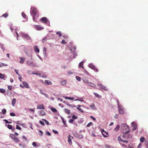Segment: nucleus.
I'll return each mask as SVG.
<instances>
[{
	"mask_svg": "<svg viewBox=\"0 0 148 148\" xmlns=\"http://www.w3.org/2000/svg\"><path fill=\"white\" fill-rule=\"evenodd\" d=\"M38 11L37 9L34 7H32L31 8L30 14L32 16H33V19L34 21L36 22L37 20L35 18V16L37 14Z\"/></svg>",
	"mask_w": 148,
	"mask_h": 148,
	"instance_id": "obj_1",
	"label": "nucleus"
},
{
	"mask_svg": "<svg viewBox=\"0 0 148 148\" xmlns=\"http://www.w3.org/2000/svg\"><path fill=\"white\" fill-rule=\"evenodd\" d=\"M127 128L128 129V131L125 132L123 131V137L124 138L129 139L132 138V135L130 134H129V133L130 131V129L127 127Z\"/></svg>",
	"mask_w": 148,
	"mask_h": 148,
	"instance_id": "obj_2",
	"label": "nucleus"
},
{
	"mask_svg": "<svg viewBox=\"0 0 148 148\" xmlns=\"http://www.w3.org/2000/svg\"><path fill=\"white\" fill-rule=\"evenodd\" d=\"M24 51L26 54L28 56H30L32 55V49L29 47H26L24 48Z\"/></svg>",
	"mask_w": 148,
	"mask_h": 148,
	"instance_id": "obj_3",
	"label": "nucleus"
},
{
	"mask_svg": "<svg viewBox=\"0 0 148 148\" xmlns=\"http://www.w3.org/2000/svg\"><path fill=\"white\" fill-rule=\"evenodd\" d=\"M127 127L129 128H130L129 126L125 123H123L121 125V128L122 130L126 132L128 131V129L127 128Z\"/></svg>",
	"mask_w": 148,
	"mask_h": 148,
	"instance_id": "obj_4",
	"label": "nucleus"
},
{
	"mask_svg": "<svg viewBox=\"0 0 148 148\" xmlns=\"http://www.w3.org/2000/svg\"><path fill=\"white\" fill-rule=\"evenodd\" d=\"M10 137L15 141L16 142H18L19 141L18 139L17 138L14 134H10Z\"/></svg>",
	"mask_w": 148,
	"mask_h": 148,
	"instance_id": "obj_5",
	"label": "nucleus"
},
{
	"mask_svg": "<svg viewBox=\"0 0 148 148\" xmlns=\"http://www.w3.org/2000/svg\"><path fill=\"white\" fill-rule=\"evenodd\" d=\"M97 85L100 88L99 89L100 90H101V89H103L105 91H107L108 90V89L106 87L102 85L101 84H97Z\"/></svg>",
	"mask_w": 148,
	"mask_h": 148,
	"instance_id": "obj_6",
	"label": "nucleus"
},
{
	"mask_svg": "<svg viewBox=\"0 0 148 148\" xmlns=\"http://www.w3.org/2000/svg\"><path fill=\"white\" fill-rule=\"evenodd\" d=\"M21 36L23 38H25L26 40H31L30 37L27 34L22 33Z\"/></svg>",
	"mask_w": 148,
	"mask_h": 148,
	"instance_id": "obj_7",
	"label": "nucleus"
},
{
	"mask_svg": "<svg viewBox=\"0 0 148 148\" xmlns=\"http://www.w3.org/2000/svg\"><path fill=\"white\" fill-rule=\"evenodd\" d=\"M101 132L102 133V135L104 137H106L108 136V133L104 130V129H101Z\"/></svg>",
	"mask_w": 148,
	"mask_h": 148,
	"instance_id": "obj_8",
	"label": "nucleus"
},
{
	"mask_svg": "<svg viewBox=\"0 0 148 148\" xmlns=\"http://www.w3.org/2000/svg\"><path fill=\"white\" fill-rule=\"evenodd\" d=\"M131 125L133 128L132 130L134 131L136 130L137 127V125L136 123L134 122H133L131 123Z\"/></svg>",
	"mask_w": 148,
	"mask_h": 148,
	"instance_id": "obj_9",
	"label": "nucleus"
},
{
	"mask_svg": "<svg viewBox=\"0 0 148 148\" xmlns=\"http://www.w3.org/2000/svg\"><path fill=\"white\" fill-rule=\"evenodd\" d=\"M119 111L120 114H124V110L121 107L119 106L118 107Z\"/></svg>",
	"mask_w": 148,
	"mask_h": 148,
	"instance_id": "obj_10",
	"label": "nucleus"
},
{
	"mask_svg": "<svg viewBox=\"0 0 148 148\" xmlns=\"http://www.w3.org/2000/svg\"><path fill=\"white\" fill-rule=\"evenodd\" d=\"M40 21L43 23L46 24L47 23L48 20L46 17H44L42 18L41 19Z\"/></svg>",
	"mask_w": 148,
	"mask_h": 148,
	"instance_id": "obj_11",
	"label": "nucleus"
},
{
	"mask_svg": "<svg viewBox=\"0 0 148 148\" xmlns=\"http://www.w3.org/2000/svg\"><path fill=\"white\" fill-rule=\"evenodd\" d=\"M34 51L36 52V53H39L40 50L39 49H38V46H35L34 47Z\"/></svg>",
	"mask_w": 148,
	"mask_h": 148,
	"instance_id": "obj_12",
	"label": "nucleus"
},
{
	"mask_svg": "<svg viewBox=\"0 0 148 148\" xmlns=\"http://www.w3.org/2000/svg\"><path fill=\"white\" fill-rule=\"evenodd\" d=\"M37 108L44 110L45 109V107L43 104H39L38 105Z\"/></svg>",
	"mask_w": 148,
	"mask_h": 148,
	"instance_id": "obj_13",
	"label": "nucleus"
},
{
	"mask_svg": "<svg viewBox=\"0 0 148 148\" xmlns=\"http://www.w3.org/2000/svg\"><path fill=\"white\" fill-rule=\"evenodd\" d=\"M19 58L20 59V63L21 64H23L25 60V58L24 57H20Z\"/></svg>",
	"mask_w": 148,
	"mask_h": 148,
	"instance_id": "obj_14",
	"label": "nucleus"
},
{
	"mask_svg": "<svg viewBox=\"0 0 148 148\" xmlns=\"http://www.w3.org/2000/svg\"><path fill=\"white\" fill-rule=\"evenodd\" d=\"M35 27L37 30H41L43 29V28L41 27L40 25H36L35 26Z\"/></svg>",
	"mask_w": 148,
	"mask_h": 148,
	"instance_id": "obj_15",
	"label": "nucleus"
},
{
	"mask_svg": "<svg viewBox=\"0 0 148 148\" xmlns=\"http://www.w3.org/2000/svg\"><path fill=\"white\" fill-rule=\"evenodd\" d=\"M23 83L24 87L25 88H29V85L27 82H23Z\"/></svg>",
	"mask_w": 148,
	"mask_h": 148,
	"instance_id": "obj_16",
	"label": "nucleus"
},
{
	"mask_svg": "<svg viewBox=\"0 0 148 148\" xmlns=\"http://www.w3.org/2000/svg\"><path fill=\"white\" fill-rule=\"evenodd\" d=\"M88 86H92L94 87H96V85L94 83L92 82H88Z\"/></svg>",
	"mask_w": 148,
	"mask_h": 148,
	"instance_id": "obj_17",
	"label": "nucleus"
},
{
	"mask_svg": "<svg viewBox=\"0 0 148 148\" xmlns=\"http://www.w3.org/2000/svg\"><path fill=\"white\" fill-rule=\"evenodd\" d=\"M68 143L70 145H71L72 142L71 140L70 135H69V136H68Z\"/></svg>",
	"mask_w": 148,
	"mask_h": 148,
	"instance_id": "obj_18",
	"label": "nucleus"
},
{
	"mask_svg": "<svg viewBox=\"0 0 148 148\" xmlns=\"http://www.w3.org/2000/svg\"><path fill=\"white\" fill-rule=\"evenodd\" d=\"M64 112L68 114H69L70 113V111L69 110L65 108L64 109Z\"/></svg>",
	"mask_w": 148,
	"mask_h": 148,
	"instance_id": "obj_19",
	"label": "nucleus"
},
{
	"mask_svg": "<svg viewBox=\"0 0 148 148\" xmlns=\"http://www.w3.org/2000/svg\"><path fill=\"white\" fill-rule=\"evenodd\" d=\"M90 106L91 107L93 110H95L96 109L94 103H92L91 105H90Z\"/></svg>",
	"mask_w": 148,
	"mask_h": 148,
	"instance_id": "obj_20",
	"label": "nucleus"
},
{
	"mask_svg": "<svg viewBox=\"0 0 148 148\" xmlns=\"http://www.w3.org/2000/svg\"><path fill=\"white\" fill-rule=\"evenodd\" d=\"M89 67L92 69H94L95 67V66L92 63H90L89 64Z\"/></svg>",
	"mask_w": 148,
	"mask_h": 148,
	"instance_id": "obj_21",
	"label": "nucleus"
},
{
	"mask_svg": "<svg viewBox=\"0 0 148 148\" xmlns=\"http://www.w3.org/2000/svg\"><path fill=\"white\" fill-rule=\"evenodd\" d=\"M45 82L46 84L48 85L52 84V82L49 80H45Z\"/></svg>",
	"mask_w": 148,
	"mask_h": 148,
	"instance_id": "obj_22",
	"label": "nucleus"
},
{
	"mask_svg": "<svg viewBox=\"0 0 148 148\" xmlns=\"http://www.w3.org/2000/svg\"><path fill=\"white\" fill-rule=\"evenodd\" d=\"M81 107V106L80 105H78L77 106V109L79 110V111L82 113H83L84 112V111L82 109H81L80 107Z\"/></svg>",
	"mask_w": 148,
	"mask_h": 148,
	"instance_id": "obj_23",
	"label": "nucleus"
},
{
	"mask_svg": "<svg viewBox=\"0 0 148 148\" xmlns=\"http://www.w3.org/2000/svg\"><path fill=\"white\" fill-rule=\"evenodd\" d=\"M16 99L15 98H14L12 99V106H14L16 102Z\"/></svg>",
	"mask_w": 148,
	"mask_h": 148,
	"instance_id": "obj_24",
	"label": "nucleus"
},
{
	"mask_svg": "<svg viewBox=\"0 0 148 148\" xmlns=\"http://www.w3.org/2000/svg\"><path fill=\"white\" fill-rule=\"evenodd\" d=\"M66 83V81L65 80H62L61 82V84L62 85H65Z\"/></svg>",
	"mask_w": 148,
	"mask_h": 148,
	"instance_id": "obj_25",
	"label": "nucleus"
},
{
	"mask_svg": "<svg viewBox=\"0 0 148 148\" xmlns=\"http://www.w3.org/2000/svg\"><path fill=\"white\" fill-rule=\"evenodd\" d=\"M40 115L42 116H44L45 114V112L43 110H41L40 112Z\"/></svg>",
	"mask_w": 148,
	"mask_h": 148,
	"instance_id": "obj_26",
	"label": "nucleus"
},
{
	"mask_svg": "<svg viewBox=\"0 0 148 148\" xmlns=\"http://www.w3.org/2000/svg\"><path fill=\"white\" fill-rule=\"evenodd\" d=\"M119 128L120 125H117L116 127H115V128L114 129V131L117 132V131L119 130Z\"/></svg>",
	"mask_w": 148,
	"mask_h": 148,
	"instance_id": "obj_27",
	"label": "nucleus"
},
{
	"mask_svg": "<svg viewBox=\"0 0 148 148\" xmlns=\"http://www.w3.org/2000/svg\"><path fill=\"white\" fill-rule=\"evenodd\" d=\"M22 15L23 17L25 18H27V16L23 12L22 13Z\"/></svg>",
	"mask_w": 148,
	"mask_h": 148,
	"instance_id": "obj_28",
	"label": "nucleus"
},
{
	"mask_svg": "<svg viewBox=\"0 0 148 148\" xmlns=\"http://www.w3.org/2000/svg\"><path fill=\"white\" fill-rule=\"evenodd\" d=\"M145 138L144 137H142L140 139V142L141 143H143L145 140Z\"/></svg>",
	"mask_w": 148,
	"mask_h": 148,
	"instance_id": "obj_29",
	"label": "nucleus"
},
{
	"mask_svg": "<svg viewBox=\"0 0 148 148\" xmlns=\"http://www.w3.org/2000/svg\"><path fill=\"white\" fill-rule=\"evenodd\" d=\"M51 111L54 112H57V110L54 108H51Z\"/></svg>",
	"mask_w": 148,
	"mask_h": 148,
	"instance_id": "obj_30",
	"label": "nucleus"
},
{
	"mask_svg": "<svg viewBox=\"0 0 148 148\" xmlns=\"http://www.w3.org/2000/svg\"><path fill=\"white\" fill-rule=\"evenodd\" d=\"M79 66L80 67H82L83 69L84 68L83 66V63L82 62H80V63H79Z\"/></svg>",
	"mask_w": 148,
	"mask_h": 148,
	"instance_id": "obj_31",
	"label": "nucleus"
},
{
	"mask_svg": "<svg viewBox=\"0 0 148 148\" xmlns=\"http://www.w3.org/2000/svg\"><path fill=\"white\" fill-rule=\"evenodd\" d=\"M77 137L78 138L80 139L82 138L83 137V136L82 134H79L78 135Z\"/></svg>",
	"mask_w": 148,
	"mask_h": 148,
	"instance_id": "obj_32",
	"label": "nucleus"
},
{
	"mask_svg": "<svg viewBox=\"0 0 148 148\" xmlns=\"http://www.w3.org/2000/svg\"><path fill=\"white\" fill-rule=\"evenodd\" d=\"M42 120L44 121L47 125H49V122L45 119H42Z\"/></svg>",
	"mask_w": 148,
	"mask_h": 148,
	"instance_id": "obj_33",
	"label": "nucleus"
},
{
	"mask_svg": "<svg viewBox=\"0 0 148 148\" xmlns=\"http://www.w3.org/2000/svg\"><path fill=\"white\" fill-rule=\"evenodd\" d=\"M5 90L3 88L0 89V92L1 93H4L5 92Z\"/></svg>",
	"mask_w": 148,
	"mask_h": 148,
	"instance_id": "obj_34",
	"label": "nucleus"
},
{
	"mask_svg": "<svg viewBox=\"0 0 148 148\" xmlns=\"http://www.w3.org/2000/svg\"><path fill=\"white\" fill-rule=\"evenodd\" d=\"M64 97L65 99H70L72 100H73V98L72 97Z\"/></svg>",
	"mask_w": 148,
	"mask_h": 148,
	"instance_id": "obj_35",
	"label": "nucleus"
},
{
	"mask_svg": "<svg viewBox=\"0 0 148 148\" xmlns=\"http://www.w3.org/2000/svg\"><path fill=\"white\" fill-rule=\"evenodd\" d=\"M76 79L79 81H80L81 79V78L78 76H76Z\"/></svg>",
	"mask_w": 148,
	"mask_h": 148,
	"instance_id": "obj_36",
	"label": "nucleus"
},
{
	"mask_svg": "<svg viewBox=\"0 0 148 148\" xmlns=\"http://www.w3.org/2000/svg\"><path fill=\"white\" fill-rule=\"evenodd\" d=\"M56 34L59 35V37H60L62 36V33L60 32H58L56 33Z\"/></svg>",
	"mask_w": 148,
	"mask_h": 148,
	"instance_id": "obj_37",
	"label": "nucleus"
},
{
	"mask_svg": "<svg viewBox=\"0 0 148 148\" xmlns=\"http://www.w3.org/2000/svg\"><path fill=\"white\" fill-rule=\"evenodd\" d=\"M8 14L7 13H6L5 14L2 15V16H3L5 18H6L8 16Z\"/></svg>",
	"mask_w": 148,
	"mask_h": 148,
	"instance_id": "obj_38",
	"label": "nucleus"
},
{
	"mask_svg": "<svg viewBox=\"0 0 148 148\" xmlns=\"http://www.w3.org/2000/svg\"><path fill=\"white\" fill-rule=\"evenodd\" d=\"M83 81L85 83H88V80L86 78H84L83 79Z\"/></svg>",
	"mask_w": 148,
	"mask_h": 148,
	"instance_id": "obj_39",
	"label": "nucleus"
},
{
	"mask_svg": "<svg viewBox=\"0 0 148 148\" xmlns=\"http://www.w3.org/2000/svg\"><path fill=\"white\" fill-rule=\"evenodd\" d=\"M19 145L20 147L21 148H24L25 146V145L22 144H19Z\"/></svg>",
	"mask_w": 148,
	"mask_h": 148,
	"instance_id": "obj_40",
	"label": "nucleus"
},
{
	"mask_svg": "<svg viewBox=\"0 0 148 148\" xmlns=\"http://www.w3.org/2000/svg\"><path fill=\"white\" fill-rule=\"evenodd\" d=\"M92 124L93 123L92 122H90L88 124H87V127H89L91 125H92Z\"/></svg>",
	"mask_w": 148,
	"mask_h": 148,
	"instance_id": "obj_41",
	"label": "nucleus"
},
{
	"mask_svg": "<svg viewBox=\"0 0 148 148\" xmlns=\"http://www.w3.org/2000/svg\"><path fill=\"white\" fill-rule=\"evenodd\" d=\"M8 127L9 129H12V125H8Z\"/></svg>",
	"mask_w": 148,
	"mask_h": 148,
	"instance_id": "obj_42",
	"label": "nucleus"
},
{
	"mask_svg": "<svg viewBox=\"0 0 148 148\" xmlns=\"http://www.w3.org/2000/svg\"><path fill=\"white\" fill-rule=\"evenodd\" d=\"M2 111L3 114H5L6 112V110L5 109H2Z\"/></svg>",
	"mask_w": 148,
	"mask_h": 148,
	"instance_id": "obj_43",
	"label": "nucleus"
},
{
	"mask_svg": "<svg viewBox=\"0 0 148 148\" xmlns=\"http://www.w3.org/2000/svg\"><path fill=\"white\" fill-rule=\"evenodd\" d=\"M118 140L119 141H122L123 139L121 138V137L119 136L118 138Z\"/></svg>",
	"mask_w": 148,
	"mask_h": 148,
	"instance_id": "obj_44",
	"label": "nucleus"
},
{
	"mask_svg": "<svg viewBox=\"0 0 148 148\" xmlns=\"http://www.w3.org/2000/svg\"><path fill=\"white\" fill-rule=\"evenodd\" d=\"M16 128L17 129L19 130H21V128L19 126L17 125H16Z\"/></svg>",
	"mask_w": 148,
	"mask_h": 148,
	"instance_id": "obj_45",
	"label": "nucleus"
},
{
	"mask_svg": "<svg viewBox=\"0 0 148 148\" xmlns=\"http://www.w3.org/2000/svg\"><path fill=\"white\" fill-rule=\"evenodd\" d=\"M94 94L96 97H100V96L99 94H98L97 93H94Z\"/></svg>",
	"mask_w": 148,
	"mask_h": 148,
	"instance_id": "obj_46",
	"label": "nucleus"
},
{
	"mask_svg": "<svg viewBox=\"0 0 148 148\" xmlns=\"http://www.w3.org/2000/svg\"><path fill=\"white\" fill-rule=\"evenodd\" d=\"M77 117L75 115H73L72 116V119H73V120L74 119H77Z\"/></svg>",
	"mask_w": 148,
	"mask_h": 148,
	"instance_id": "obj_47",
	"label": "nucleus"
},
{
	"mask_svg": "<svg viewBox=\"0 0 148 148\" xmlns=\"http://www.w3.org/2000/svg\"><path fill=\"white\" fill-rule=\"evenodd\" d=\"M3 121H5L6 123H12L11 122L8 121L6 119H4L3 120Z\"/></svg>",
	"mask_w": 148,
	"mask_h": 148,
	"instance_id": "obj_48",
	"label": "nucleus"
},
{
	"mask_svg": "<svg viewBox=\"0 0 148 148\" xmlns=\"http://www.w3.org/2000/svg\"><path fill=\"white\" fill-rule=\"evenodd\" d=\"M27 64L29 66H32V63L31 62H27Z\"/></svg>",
	"mask_w": 148,
	"mask_h": 148,
	"instance_id": "obj_49",
	"label": "nucleus"
},
{
	"mask_svg": "<svg viewBox=\"0 0 148 148\" xmlns=\"http://www.w3.org/2000/svg\"><path fill=\"white\" fill-rule=\"evenodd\" d=\"M4 77V76L1 73H0V78H3Z\"/></svg>",
	"mask_w": 148,
	"mask_h": 148,
	"instance_id": "obj_50",
	"label": "nucleus"
},
{
	"mask_svg": "<svg viewBox=\"0 0 148 148\" xmlns=\"http://www.w3.org/2000/svg\"><path fill=\"white\" fill-rule=\"evenodd\" d=\"M61 42L63 44H65L67 43V42L64 40H62Z\"/></svg>",
	"mask_w": 148,
	"mask_h": 148,
	"instance_id": "obj_51",
	"label": "nucleus"
},
{
	"mask_svg": "<svg viewBox=\"0 0 148 148\" xmlns=\"http://www.w3.org/2000/svg\"><path fill=\"white\" fill-rule=\"evenodd\" d=\"M93 70L95 71L96 72H98L99 71L98 69L96 67H95V68L94 69H93Z\"/></svg>",
	"mask_w": 148,
	"mask_h": 148,
	"instance_id": "obj_52",
	"label": "nucleus"
},
{
	"mask_svg": "<svg viewBox=\"0 0 148 148\" xmlns=\"http://www.w3.org/2000/svg\"><path fill=\"white\" fill-rule=\"evenodd\" d=\"M8 88L10 90H11L12 89V86H8Z\"/></svg>",
	"mask_w": 148,
	"mask_h": 148,
	"instance_id": "obj_53",
	"label": "nucleus"
},
{
	"mask_svg": "<svg viewBox=\"0 0 148 148\" xmlns=\"http://www.w3.org/2000/svg\"><path fill=\"white\" fill-rule=\"evenodd\" d=\"M75 101H82L83 100V99H82L80 98H78L77 99H76L75 100Z\"/></svg>",
	"mask_w": 148,
	"mask_h": 148,
	"instance_id": "obj_54",
	"label": "nucleus"
},
{
	"mask_svg": "<svg viewBox=\"0 0 148 148\" xmlns=\"http://www.w3.org/2000/svg\"><path fill=\"white\" fill-rule=\"evenodd\" d=\"M73 121L74 120L73 119H71L69 120V122L70 123H72L73 122Z\"/></svg>",
	"mask_w": 148,
	"mask_h": 148,
	"instance_id": "obj_55",
	"label": "nucleus"
},
{
	"mask_svg": "<svg viewBox=\"0 0 148 148\" xmlns=\"http://www.w3.org/2000/svg\"><path fill=\"white\" fill-rule=\"evenodd\" d=\"M39 123L41 125H45L43 121H39Z\"/></svg>",
	"mask_w": 148,
	"mask_h": 148,
	"instance_id": "obj_56",
	"label": "nucleus"
},
{
	"mask_svg": "<svg viewBox=\"0 0 148 148\" xmlns=\"http://www.w3.org/2000/svg\"><path fill=\"white\" fill-rule=\"evenodd\" d=\"M10 115L11 116H15V114L13 112L11 113L10 114Z\"/></svg>",
	"mask_w": 148,
	"mask_h": 148,
	"instance_id": "obj_57",
	"label": "nucleus"
},
{
	"mask_svg": "<svg viewBox=\"0 0 148 148\" xmlns=\"http://www.w3.org/2000/svg\"><path fill=\"white\" fill-rule=\"evenodd\" d=\"M53 132L55 134H58V131H56L54 130H53Z\"/></svg>",
	"mask_w": 148,
	"mask_h": 148,
	"instance_id": "obj_58",
	"label": "nucleus"
},
{
	"mask_svg": "<svg viewBox=\"0 0 148 148\" xmlns=\"http://www.w3.org/2000/svg\"><path fill=\"white\" fill-rule=\"evenodd\" d=\"M32 145L34 147H36V143L35 142L32 143Z\"/></svg>",
	"mask_w": 148,
	"mask_h": 148,
	"instance_id": "obj_59",
	"label": "nucleus"
},
{
	"mask_svg": "<svg viewBox=\"0 0 148 148\" xmlns=\"http://www.w3.org/2000/svg\"><path fill=\"white\" fill-rule=\"evenodd\" d=\"M122 142L123 143H128V141L127 140H123Z\"/></svg>",
	"mask_w": 148,
	"mask_h": 148,
	"instance_id": "obj_60",
	"label": "nucleus"
},
{
	"mask_svg": "<svg viewBox=\"0 0 148 148\" xmlns=\"http://www.w3.org/2000/svg\"><path fill=\"white\" fill-rule=\"evenodd\" d=\"M39 132L40 133V136H42V135H43V132L42 131H41V130H40L39 131Z\"/></svg>",
	"mask_w": 148,
	"mask_h": 148,
	"instance_id": "obj_61",
	"label": "nucleus"
},
{
	"mask_svg": "<svg viewBox=\"0 0 148 148\" xmlns=\"http://www.w3.org/2000/svg\"><path fill=\"white\" fill-rule=\"evenodd\" d=\"M69 106H71L73 108H75V107L76 106L74 105H71L70 104V105H69Z\"/></svg>",
	"mask_w": 148,
	"mask_h": 148,
	"instance_id": "obj_62",
	"label": "nucleus"
},
{
	"mask_svg": "<svg viewBox=\"0 0 148 148\" xmlns=\"http://www.w3.org/2000/svg\"><path fill=\"white\" fill-rule=\"evenodd\" d=\"M47 40V38L46 37L45 38L42 40L43 42H45Z\"/></svg>",
	"mask_w": 148,
	"mask_h": 148,
	"instance_id": "obj_63",
	"label": "nucleus"
},
{
	"mask_svg": "<svg viewBox=\"0 0 148 148\" xmlns=\"http://www.w3.org/2000/svg\"><path fill=\"white\" fill-rule=\"evenodd\" d=\"M46 134H47L49 136H50L51 135V133L48 132H46Z\"/></svg>",
	"mask_w": 148,
	"mask_h": 148,
	"instance_id": "obj_64",
	"label": "nucleus"
}]
</instances>
